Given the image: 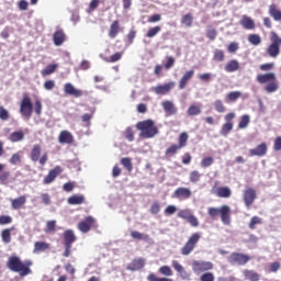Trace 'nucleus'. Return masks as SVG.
Segmentation results:
<instances>
[{
  "instance_id": "obj_1",
  "label": "nucleus",
  "mask_w": 281,
  "mask_h": 281,
  "mask_svg": "<svg viewBox=\"0 0 281 281\" xmlns=\"http://www.w3.org/2000/svg\"><path fill=\"white\" fill-rule=\"evenodd\" d=\"M34 262L32 260L26 259V260H21L20 257L12 256L9 257L7 261V267L10 271H13V273H19L21 278H25V276H31L32 273V266Z\"/></svg>"
},
{
  "instance_id": "obj_2",
  "label": "nucleus",
  "mask_w": 281,
  "mask_h": 281,
  "mask_svg": "<svg viewBox=\"0 0 281 281\" xmlns=\"http://www.w3.org/2000/svg\"><path fill=\"white\" fill-rule=\"evenodd\" d=\"M34 111L37 115H41V113H43V103L41 102V100H36L33 104L30 94L24 93L20 102V114L22 115V117H25V120H30Z\"/></svg>"
},
{
  "instance_id": "obj_3",
  "label": "nucleus",
  "mask_w": 281,
  "mask_h": 281,
  "mask_svg": "<svg viewBox=\"0 0 281 281\" xmlns=\"http://www.w3.org/2000/svg\"><path fill=\"white\" fill-rule=\"evenodd\" d=\"M257 82L259 85H266L263 87L266 93H276V91L280 89V83L278 82V77L276 76V72L257 75Z\"/></svg>"
},
{
  "instance_id": "obj_4",
  "label": "nucleus",
  "mask_w": 281,
  "mask_h": 281,
  "mask_svg": "<svg viewBox=\"0 0 281 281\" xmlns=\"http://www.w3.org/2000/svg\"><path fill=\"white\" fill-rule=\"evenodd\" d=\"M136 128L140 132L139 137H143V139H153V137L159 135V127L150 119L138 122Z\"/></svg>"
},
{
  "instance_id": "obj_5",
  "label": "nucleus",
  "mask_w": 281,
  "mask_h": 281,
  "mask_svg": "<svg viewBox=\"0 0 281 281\" xmlns=\"http://www.w3.org/2000/svg\"><path fill=\"white\" fill-rule=\"evenodd\" d=\"M207 214L211 218H218L223 225H232V207L227 204H223L221 207H209Z\"/></svg>"
},
{
  "instance_id": "obj_6",
  "label": "nucleus",
  "mask_w": 281,
  "mask_h": 281,
  "mask_svg": "<svg viewBox=\"0 0 281 281\" xmlns=\"http://www.w3.org/2000/svg\"><path fill=\"white\" fill-rule=\"evenodd\" d=\"M202 238V234L199 232L192 233L188 240L184 243V245L180 249L181 256H190L194 249H196V246L199 245V241Z\"/></svg>"
},
{
  "instance_id": "obj_7",
  "label": "nucleus",
  "mask_w": 281,
  "mask_h": 281,
  "mask_svg": "<svg viewBox=\"0 0 281 281\" xmlns=\"http://www.w3.org/2000/svg\"><path fill=\"white\" fill-rule=\"evenodd\" d=\"M270 41L271 44L267 47L266 54H268L270 58H278V56H280L281 37L278 35V33L271 32Z\"/></svg>"
},
{
  "instance_id": "obj_8",
  "label": "nucleus",
  "mask_w": 281,
  "mask_h": 281,
  "mask_svg": "<svg viewBox=\"0 0 281 281\" xmlns=\"http://www.w3.org/2000/svg\"><path fill=\"white\" fill-rule=\"evenodd\" d=\"M191 267L193 273H207V271L214 269V263L212 261L193 260Z\"/></svg>"
},
{
  "instance_id": "obj_9",
  "label": "nucleus",
  "mask_w": 281,
  "mask_h": 281,
  "mask_svg": "<svg viewBox=\"0 0 281 281\" xmlns=\"http://www.w3.org/2000/svg\"><path fill=\"white\" fill-rule=\"evenodd\" d=\"M236 117V113L231 112L224 116L225 123L222 125L220 131L223 137H227L232 131H234V119Z\"/></svg>"
},
{
  "instance_id": "obj_10",
  "label": "nucleus",
  "mask_w": 281,
  "mask_h": 281,
  "mask_svg": "<svg viewBox=\"0 0 281 281\" xmlns=\"http://www.w3.org/2000/svg\"><path fill=\"white\" fill-rule=\"evenodd\" d=\"M42 150L43 148L41 147V145L35 144L31 150V161H40L41 166H45L49 157L47 156V153H44L41 157Z\"/></svg>"
},
{
  "instance_id": "obj_11",
  "label": "nucleus",
  "mask_w": 281,
  "mask_h": 281,
  "mask_svg": "<svg viewBox=\"0 0 281 281\" xmlns=\"http://www.w3.org/2000/svg\"><path fill=\"white\" fill-rule=\"evenodd\" d=\"M93 227H98L97 221L93 216L89 215L86 216L81 222L78 224V229L82 234H89Z\"/></svg>"
},
{
  "instance_id": "obj_12",
  "label": "nucleus",
  "mask_w": 281,
  "mask_h": 281,
  "mask_svg": "<svg viewBox=\"0 0 281 281\" xmlns=\"http://www.w3.org/2000/svg\"><path fill=\"white\" fill-rule=\"evenodd\" d=\"M251 260V257L249 255L240 254V252H233L228 257V262L231 265H238L239 267H243L247 265Z\"/></svg>"
},
{
  "instance_id": "obj_13",
  "label": "nucleus",
  "mask_w": 281,
  "mask_h": 281,
  "mask_svg": "<svg viewBox=\"0 0 281 281\" xmlns=\"http://www.w3.org/2000/svg\"><path fill=\"white\" fill-rule=\"evenodd\" d=\"M171 267H173L175 271H177V273H179L181 280H184V281H190L191 280L190 272H188L186 270V268H183L179 261L172 260L171 261Z\"/></svg>"
},
{
  "instance_id": "obj_14",
  "label": "nucleus",
  "mask_w": 281,
  "mask_h": 281,
  "mask_svg": "<svg viewBox=\"0 0 281 281\" xmlns=\"http://www.w3.org/2000/svg\"><path fill=\"white\" fill-rule=\"evenodd\" d=\"M63 175V167L56 166L54 169L49 170L48 175L44 178L43 183L45 186H49V183H54L56 181V177Z\"/></svg>"
},
{
  "instance_id": "obj_15",
  "label": "nucleus",
  "mask_w": 281,
  "mask_h": 281,
  "mask_svg": "<svg viewBox=\"0 0 281 281\" xmlns=\"http://www.w3.org/2000/svg\"><path fill=\"white\" fill-rule=\"evenodd\" d=\"M257 194L256 191L254 190V188H248L244 191V203L246 205V207H251V205H254V201H256L257 199Z\"/></svg>"
},
{
  "instance_id": "obj_16",
  "label": "nucleus",
  "mask_w": 281,
  "mask_h": 281,
  "mask_svg": "<svg viewBox=\"0 0 281 281\" xmlns=\"http://www.w3.org/2000/svg\"><path fill=\"white\" fill-rule=\"evenodd\" d=\"M175 81H169L165 85H159L156 86L154 88L155 93H157V95H166L167 93H170V91H172V89H175Z\"/></svg>"
},
{
  "instance_id": "obj_17",
  "label": "nucleus",
  "mask_w": 281,
  "mask_h": 281,
  "mask_svg": "<svg viewBox=\"0 0 281 281\" xmlns=\"http://www.w3.org/2000/svg\"><path fill=\"white\" fill-rule=\"evenodd\" d=\"M175 199H179V201H186L192 196V191L188 188L180 187L173 192Z\"/></svg>"
},
{
  "instance_id": "obj_18",
  "label": "nucleus",
  "mask_w": 281,
  "mask_h": 281,
  "mask_svg": "<svg viewBox=\"0 0 281 281\" xmlns=\"http://www.w3.org/2000/svg\"><path fill=\"white\" fill-rule=\"evenodd\" d=\"M64 93L66 95H72L74 98H82V90L80 89H76V87H74V83L71 82H67L64 85Z\"/></svg>"
},
{
  "instance_id": "obj_19",
  "label": "nucleus",
  "mask_w": 281,
  "mask_h": 281,
  "mask_svg": "<svg viewBox=\"0 0 281 281\" xmlns=\"http://www.w3.org/2000/svg\"><path fill=\"white\" fill-rule=\"evenodd\" d=\"M146 267V259L144 258H134L131 263L126 267L127 271H139Z\"/></svg>"
},
{
  "instance_id": "obj_20",
  "label": "nucleus",
  "mask_w": 281,
  "mask_h": 281,
  "mask_svg": "<svg viewBox=\"0 0 281 281\" xmlns=\"http://www.w3.org/2000/svg\"><path fill=\"white\" fill-rule=\"evenodd\" d=\"M267 143H261L252 149H249L250 157H265L267 155Z\"/></svg>"
},
{
  "instance_id": "obj_21",
  "label": "nucleus",
  "mask_w": 281,
  "mask_h": 281,
  "mask_svg": "<svg viewBox=\"0 0 281 281\" xmlns=\"http://www.w3.org/2000/svg\"><path fill=\"white\" fill-rule=\"evenodd\" d=\"M122 32V26H120V20H114L113 23L110 25L108 31L109 38H117V34Z\"/></svg>"
},
{
  "instance_id": "obj_22",
  "label": "nucleus",
  "mask_w": 281,
  "mask_h": 281,
  "mask_svg": "<svg viewBox=\"0 0 281 281\" xmlns=\"http://www.w3.org/2000/svg\"><path fill=\"white\" fill-rule=\"evenodd\" d=\"M192 78H194V70H188L183 74V76L179 80L180 91H182L183 89H186V87H188V82H190Z\"/></svg>"
},
{
  "instance_id": "obj_23",
  "label": "nucleus",
  "mask_w": 281,
  "mask_h": 281,
  "mask_svg": "<svg viewBox=\"0 0 281 281\" xmlns=\"http://www.w3.org/2000/svg\"><path fill=\"white\" fill-rule=\"evenodd\" d=\"M58 142L59 144H74V134L67 130H64L59 133Z\"/></svg>"
},
{
  "instance_id": "obj_24",
  "label": "nucleus",
  "mask_w": 281,
  "mask_h": 281,
  "mask_svg": "<svg viewBox=\"0 0 281 281\" xmlns=\"http://www.w3.org/2000/svg\"><path fill=\"white\" fill-rule=\"evenodd\" d=\"M26 203H27V196L21 195L19 198L11 200V207L12 210H23Z\"/></svg>"
},
{
  "instance_id": "obj_25",
  "label": "nucleus",
  "mask_w": 281,
  "mask_h": 281,
  "mask_svg": "<svg viewBox=\"0 0 281 281\" xmlns=\"http://www.w3.org/2000/svg\"><path fill=\"white\" fill-rule=\"evenodd\" d=\"M239 25H241L244 30H256V22L249 15H243Z\"/></svg>"
},
{
  "instance_id": "obj_26",
  "label": "nucleus",
  "mask_w": 281,
  "mask_h": 281,
  "mask_svg": "<svg viewBox=\"0 0 281 281\" xmlns=\"http://www.w3.org/2000/svg\"><path fill=\"white\" fill-rule=\"evenodd\" d=\"M268 13L278 23H281V10L278 8L276 3L269 5Z\"/></svg>"
},
{
  "instance_id": "obj_27",
  "label": "nucleus",
  "mask_w": 281,
  "mask_h": 281,
  "mask_svg": "<svg viewBox=\"0 0 281 281\" xmlns=\"http://www.w3.org/2000/svg\"><path fill=\"white\" fill-rule=\"evenodd\" d=\"M76 240H78V238L72 229H67L64 232V245H74Z\"/></svg>"
},
{
  "instance_id": "obj_28",
  "label": "nucleus",
  "mask_w": 281,
  "mask_h": 281,
  "mask_svg": "<svg viewBox=\"0 0 281 281\" xmlns=\"http://www.w3.org/2000/svg\"><path fill=\"white\" fill-rule=\"evenodd\" d=\"M215 194L218 199H229L232 196V189L229 187H218L215 190Z\"/></svg>"
},
{
  "instance_id": "obj_29",
  "label": "nucleus",
  "mask_w": 281,
  "mask_h": 281,
  "mask_svg": "<svg viewBox=\"0 0 281 281\" xmlns=\"http://www.w3.org/2000/svg\"><path fill=\"white\" fill-rule=\"evenodd\" d=\"M49 243L46 241H35L34 244V254H43V251H47V249H50Z\"/></svg>"
},
{
  "instance_id": "obj_30",
  "label": "nucleus",
  "mask_w": 281,
  "mask_h": 281,
  "mask_svg": "<svg viewBox=\"0 0 281 281\" xmlns=\"http://www.w3.org/2000/svg\"><path fill=\"white\" fill-rule=\"evenodd\" d=\"M12 232H14V226L1 231L2 243H4L5 245L12 243Z\"/></svg>"
},
{
  "instance_id": "obj_31",
  "label": "nucleus",
  "mask_w": 281,
  "mask_h": 281,
  "mask_svg": "<svg viewBox=\"0 0 281 281\" xmlns=\"http://www.w3.org/2000/svg\"><path fill=\"white\" fill-rule=\"evenodd\" d=\"M54 44L60 47L65 43V32L63 30H57L53 35Z\"/></svg>"
},
{
  "instance_id": "obj_32",
  "label": "nucleus",
  "mask_w": 281,
  "mask_h": 281,
  "mask_svg": "<svg viewBox=\"0 0 281 281\" xmlns=\"http://www.w3.org/2000/svg\"><path fill=\"white\" fill-rule=\"evenodd\" d=\"M224 69L227 74H234V71L240 69V64L236 59H232L225 65Z\"/></svg>"
},
{
  "instance_id": "obj_33",
  "label": "nucleus",
  "mask_w": 281,
  "mask_h": 281,
  "mask_svg": "<svg viewBox=\"0 0 281 281\" xmlns=\"http://www.w3.org/2000/svg\"><path fill=\"white\" fill-rule=\"evenodd\" d=\"M243 276L245 280L249 281H260V274L254 270H244Z\"/></svg>"
},
{
  "instance_id": "obj_34",
  "label": "nucleus",
  "mask_w": 281,
  "mask_h": 281,
  "mask_svg": "<svg viewBox=\"0 0 281 281\" xmlns=\"http://www.w3.org/2000/svg\"><path fill=\"white\" fill-rule=\"evenodd\" d=\"M25 139V132L24 131H15L12 132L10 135V142L16 144L18 142H23Z\"/></svg>"
},
{
  "instance_id": "obj_35",
  "label": "nucleus",
  "mask_w": 281,
  "mask_h": 281,
  "mask_svg": "<svg viewBox=\"0 0 281 281\" xmlns=\"http://www.w3.org/2000/svg\"><path fill=\"white\" fill-rule=\"evenodd\" d=\"M67 203L69 205H82V203H85V195L74 194L68 198Z\"/></svg>"
},
{
  "instance_id": "obj_36",
  "label": "nucleus",
  "mask_w": 281,
  "mask_h": 281,
  "mask_svg": "<svg viewBox=\"0 0 281 281\" xmlns=\"http://www.w3.org/2000/svg\"><path fill=\"white\" fill-rule=\"evenodd\" d=\"M131 237L134 240H145V243H148L150 240V235H144L137 231H132L131 232Z\"/></svg>"
},
{
  "instance_id": "obj_37",
  "label": "nucleus",
  "mask_w": 281,
  "mask_h": 281,
  "mask_svg": "<svg viewBox=\"0 0 281 281\" xmlns=\"http://www.w3.org/2000/svg\"><path fill=\"white\" fill-rule=\"evenodd\" d=\"M162 109L169 115H175V113H177V109L175 108V104L171 101H164Z\"/></svg>"
},
{
  "instance_id": "obj_38",
  "label": "nucleus",
  "mask_w": 281,
  "mask_h": 281,
  "mask_svg": "<svg viewBox=\"0 0 281 281\" xmlns=\"http://www.w3.org/2000/svg\"><path fill=\"white\" fill-rule=\"evenodd\" d=\"M193 23H194V18L191 15V13H187L182 15L181 25H184V27H192Z\"/></svg>"
},
{
  "instance_id": "obj_39",
  "label": "nucleus",
  "mask_w": 281,
  "mask_h": 281,
  "mask_svg": "<svg viewBox=\"0 0 281 281\" xmlns=\"http://www.w3.org/2000/svg\"><path fill=\"white\" fill-rule=\"evenodd\" d=\"M58 69V64H50L46 68H44L41 74L43 77L45 76H52V74H55Z\"/></svg>"
},
{
  "instance_id": "obj_40",
  "label": "nucleus",
  "mask_w": 281,
  "mask_h": 281,
  "mask_svg": "<svg viewBox=\"0 0 281 281\" xmlns=\"http://www.w3.org/2000/svg\"><path fill=\"white\" fill-rule=\"evenodd\" d=\"M189 135L188 133L186 132H182L180 135H179V138H178V146L181 148H186V146H188V139H189Z\"/></svg>"
},
{
  "instance_id": "obj_41",
  "label": "nucleus",
  "mask_w": 281,
  "mask_h": 281,
  "mask_svg": "<svg viewBox=\"0 0 281 281\" xmlns=\"http://www.w3.org/2000/svg\"><path fill=\"white\" fill-rule=\"evenodd\" d=\"M121 164L123 168L127 170V172H133V159L130 157L122 158Z\"/></svg>"
},
{
  "instance_id": "obj_42",
  "label": "nucleus",
  "mask_w": 281,
  "mask_h": 281,
  "mask_svg": "<svg viewBox=\"0 0 281 281\" xmlns=\"http://www.w3.org/2000/svg\"><path fill=\"white\" fill-rule=\"evenodd\" d=\"M201 177H203V175L199 172V170H193L189 175V181L191 183H199V181H201Z\"/></svg>"
},
{
  "instance_id": "obj_43",
  "label": "nucleus",
  "mask_w": 281,
  "mask_h": 281,
  "mask_svg": "<svg viewBox=\"0 0 281 281\" xmlns=\"http://www.w3.org/2000/svg\"><path fill=\"white\" fill-rule=\"evenodd\" d=\"M188 115L194 116V115H201V105L191 104L187 111Z\"/></svg>"
},
{
  "instance_id": "obj_44",
  "label": "nucleus",
  "mask_w": 281,
  "mask_h": 281,
  "mask_svg": "<svg viewBox=\"0 0 281 281\" xmlns=\"http://www.w3.org/2000/svg\"><path fill=\"white\" fill-rule=\"evenodd\" d=\"M159 32H161V26L157 25L154 27H150L147 33H146V38H155V36H157V34H159Z\"/></svg>"
},
{
  "instance_id": "obj_45",
  "label": "nucleus",
  "mask_w": 281,
  "mask_h": 281,
  "mask_svg": "<svg viewBox=\"0 0 281 281\" xmlns=\"http://www.w3.org/2000/svg\"><path fill=\"white\" fill-rule=\"evenodd\" d=\"M158 273L166 276V278H171L173 276L172 268L170 266H162L158 269Z\"/></svg>"
},
{
  "instance_id": "obj_46",
  "label": "nucleus",
  "mask_w": 281,
  "mask_h": 281,
  "mask_svg": "<svg viewBox=\"0 0 281 281\" xmlns=\"http://www.w3.org/2000/svg\"><path fill=\"white\" fill-rule=\"evenodd\" d=\"M249 122H251L249 114L243 115L239 120L238 128H247V126H249Z\"/></svg>"
},
{
  "instance_id": "obj_47",
  "label": "nucleus",
  "mask_w": 281,
  "mask_h": 281,
  "mask_svg": "<svg viewBox=\"0 0 281 281\" xmlns=\"http://www.w3.org/2000/svg\"><path fill=\"white\" fill-rule=\"evenodd\" d=\"M217 34H218V32H216V29H214V26L209 25L206 27V36H207V38H210V41H216Z\"/></svg>"
},
{
  "instance_id": "obj_48",
  "label": "nucleus",
  "mask_w": 281,
  "mask_h": 281,
  "mask_svg": "<svg viewBox=\"0 0 281 281\" xmlns=\"http://www.w3.org/2000/svg\"><path fill=\"white\" fill-rule=\"evenodd\" d=\"M213 60L216 63H223V60H225V52L222 49H215L213 54Z\"/></svg>"
},
{
  "instance_id": "obj_49",
  "label": "nucleus",
  "mask_w": 281,
  "mask_h": 281,
  "mask_svg": "<svg viewBox=\"0 0 281 281\" xmlns=\"http://www.w3.org/2000/svg\"><path fill=\"white\" fill-rule=\"evenodd\" d=\"M248 42L250 43V45L258 46L260 45V43H262V38L258 34H250L248 36Z\"/></svg>"
},
{
  "instance_id": "obj_50",
  "label": "nucleus",
  "mask_w": 281,
  "mask_h": 281,
  "mask_svg": "<svg viewBox=\"0 0 281 281\" xmlns=\"http://www.w3.org/2000/svg\"><path fill=\"white\" fill-rule=\"evenodd\" d=\"M122 56H124L123 52H117L113 55H111L109 58H105V63H117L122 60Z\"/></svg>"
},
{
  "instance_id": "obj_51",
  "label": "nucleus",
  "mask_w": 281,
  "mask_h": 281,
  "mask_svg": "<svg viewBox=\"0 0 281 281\" xmlns=\"http://www.w3.org/2000/svg\"><path fill=\"white\" fill-rule=\"evenodd\" d=\"M192 216V211L190 209L180 210L178 212V218H183V221H189Z\"/></svg>"
},
{
  "instance_id": "obj_52",
  "label": "nucleus",
  "mask_w": 281,
  "mask_h": 281,
  "mask_svg": "<svg viewBox=\"0 0 281 281\" xmlns=\"http://www.w3.org/2000/svg\"><path fill=\"white\" fill-rule=\"evenodd\" d=\"M0 120L2 122H8V120H10V111L3 105H0Z\"/></svg>"
},
{
  "instance_id": "obj_53",
  "label": "nucleus",
  "mask_w": 281,
  "mask_h": 281,
  "mask_svg": "<svg viewBox=\"0 0 281 281\" xmlns=\"http://www.w3.org/2000/svg\"><path fill=\"white\" fill-rule=\"evenodd\" d=\"M243 95V93L240 91H233L229 92L226 98L228 100V102H236V100L240 99Z\"/></svg>"
},
{
  "instance_id": "obj_54",
  "label": "nucleus",
  "mask_w": 281,
  "mask_h": 281,
  "mask_svg": "<svg viewBox=\"0 0 281 281\" xmlns=\"http://www.w3.org/2000/svg\"><path fill=\"white\" fill-rule=\"evenodd\" d=\"M256 225H262V220L258 216H252L248 224V227L249 229H256Z\"/></svg>"
},
{
  "instance_id": "obj_55",
  "label": "nucleus",
  "mask_w": 281,
  "mask_h": 281,
  "mask_svg": "<svg viewBox=\"0 0 281 281\" xmlns=\"http://www.w3.org/2000/svg\"><path fill=\"white\" fill-rule=\"evenodd\" d=\"M150 214H159L161 212V204L159 201H154L149 209Z\"/></svg>"
},
{
  "instance_id": "obj_56",
  "label": "nucleus",
  "mask_w": 281,
  "mask_h": 281,
  "mask_svg": "<svg viewBox=\"0 0 281 281\" xmlns=\"http://www.w3.org/2000/svg\"><path fill=\"white\" fill-rule=\"evenodd\" d=\"M213 104H214V109L217 113H225L226 109H225V104L223 103V101L215 100Z\"/></svg>"
},
{
  "instance_id": "obj_57",
  "label": "nucleus",
  "mask_w": 281,
  "mask_h": 281,
  "mask_svg": "<svg viewBox=\"0 0 281 281\" xmlns=\"http://www.w3.org/2000/svg\"><path fill=\"white\" fill-rule=\"evenodd\" d=\"M179 150H181V147H179V145L177 144H172L171 146H169L165 154L166 155H177V153H179Z\"/></svg>"
},
{
  "instance_id": "obj_58",
  "label": "nucleus",
  "mask_w": 281,
  "mask_h": 281,
  "mask_svg": "<svg viewBox=\"0 0 281 281\" xmlns=\"http://www.w3.org/2000/svg\"><path fill=\"white\" fill-rule=\"evenodd\" d=\"M147 280L148 281H175V280H172L170 278H166V277L159 278L155 273H149L147 276Z\"/></svg>"
},
{
  "instance_id": "obj_59",
  "label": "nucleus",
  "mask_w": 281,
  "mask_h": 281,
  "mask_svg": "<svg viewBox=\"0 0 281 281\" xmlns=\"http://www.w3.org/2000/svg\"><path fill=\"white\" fill-rule=\"evenodd\" d=\"M214 164V158L212 156L205 157L201 160L202 168H210Z\"/></svg>"
},
{
  "instance_id": "obj_60",
  "label": "nucleus",
  "mask_w": 281,
  "mask_h": 281,
  "mask_svg": "<svg viewBox=\"0 0 281 281\" xmlns=\"http://www.w3.org/2000/svg\"><path fill=\"white\" fill-rule=\"evenodd\" d=\"M52 232H56V221H48L46 223V233L52 234Z\"/></svg>"
},
{
  "instance_id": "obj_61",
  "label": "nucleus",
  "mask_w": 281,
  "mask_h": 281,
  "mask_svg": "<svg viewBox=\"0 0 281 281\" xmlns=\"http://www.w3.org/2000/svg\"><path fill=\"white\" fill-rule=\"evenodd\" d=\"M214 280H216V278L214 277V273H212V272H204L200 277V281H214Z\"/></svg>"
},
{
  "instance_id": "obj_62",
  "label": "nucleus",
  "mask_w": 281,
  "mask_h": 281,
  "mask_svg": "<svg viewBox=\"0 0 281 281\" xmlns=\"http://www.w3.org/2000/svg\"><path fill=\"white\" fill-rule=\"evenodd\" d=\"M280 261H274L272 263H270V267H269V271L270 273H278V271H280Z\"/></svg>"
},
{
  "instance_id": "obj_63",
  "label": "nucleus",
  "mask_w": 281,
  "mask_h": 281,
  "mask_svg": "<svg viewBox=\"0 0 281 281\" xmlns=\"http://www.w3.org/2000/svg\"><path fill=\"white\" fill-rule=\"evenodd\" d=\"M11 223H12V216L10 215L0 216V225H10Z\"/></svg>"
},
{
  "instance_id": "obj_64",
  "label": "nucleus",
  "mask_w": 281,
  "mask_h": 281,
  "mask_svg": "<svg viewBox=\"0 0 281 281\" xmlns=\"http://www.w3.org/2000/svg\"><path fill=\"white\" fill-rule=\"evenodd\" d=\"M166 63H165V69H172L175 67V57L168 56L166 57Z\"/></svg>"
}]
</instances>
